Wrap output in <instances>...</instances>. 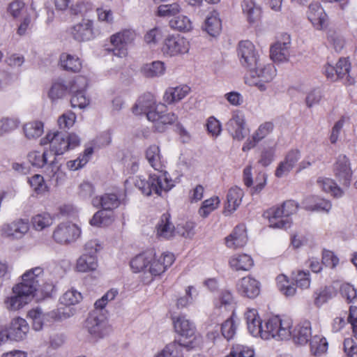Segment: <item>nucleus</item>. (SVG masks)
Here are the masks:
<instances>
[{
    "instance_id": "nucleus-32",
    "label": "nucleus",
    "mask_w": 357,
    "mask_h": 357,
    "mask_svg": "<svg viewBox=\"0 0 357 357\" xmlns=\"http://www.w3.org/2000/svg\"><path fill=\"white\" fill-rule=\"evenodd\" d=\"M171 215L168 213H163L155 227L156 234L158 238L169 239L172 238L175 231V227L170 220Z\"/></svg>"
},
{
    "instance_id": "nucleus-37",
    "label": "nucleus",
    "mask_w": 357,
    "mask_h": 357,
    "mask_svg": "<svg viewBox=\"0 0 357 357\" xmlns=\"http://www.w3.org/2000/svg\"><path fill=\"white\" fill-rule=\"evenodd\" d=\"M277 287L280 292L286 297L296 295L297 289L296 284L286 275L280 274L276 278Z\"/></svg>"
},
{
    "instance_id": "nucleus-17",
    "label": "nucleus",
    "mask_w": 357,
    "mask_h": 357,
    "mask_svg": "<svg viewBox=\"0 0 357 357\" xmlns=\"http://www.w3.org/2000/svg\"><path fill=\"white\" fill-rule=\"evenodd\" d=\"M29 230V225L22 219L17 220L10 223L4 224L1 229V236L12 239H20Z\"/></svg>"
},
{
    "instance_id": "nucleus-18",
    "label": "nucleus",
    "mask_w": 357,
    "mask_h": 357,
    "mask_svg": "<svg viewBox=\"0 0 357 357\" xmlns=\"http://www.w3.org/2000/svg\"><path fill=\"white\" fill-rule=\"evenodd\" d=\"M307 16L315 29L321 30L327 27L328 16L319 2L310 4Z\"/></svg>"
},
{
    "instance_id": "nucleus-31",
    "label": "nucleus",
    "mask_w": 357,
    "mask_h": 357,
    "mask_svg": "<svg viewBox=\"0 0 357 357\" xmlns=\"http://www.w3.org/2000/svg\"><path fill=\"white\" fill-rule=\"evenodd\" d=\"M229 267L236 271H248L254 266V260L247 254H237L229 259Z\"/></svg>"
},
{
    "instance_id": "nucleus-48",
    "label": "nucleus",
    "mask_w": 357,
    "mask_h": 357,
    "mask_svg": "<svg viewBox=\"0 0 357 357\" xmlns=\"http://www.w3.org/2000/svg\"><path fill=\"white\" fill-rule=\"evenodd\" d=\"M165 67L162 61H153L151 63L145 64L142 68V74L146 77H158L165 73Z\"/></svg>"
},
{
    "instance_id": "nucleus-19",
    "label": "nucleus",
    "mask_w": 357,
    "mask_h": 357,
    "mask_svg": "<svg viewBox=\"0 0 357 357\" xmlns=\"http://www.w3.org/2000/svg\"><path fill=\"white\" fill-rule=\"evenodd\" d=\"M86 327L89 333L96 338H102L109 332L102 315L100 317L96 312L91 313L86 320Z\"/></svg>"
},
{
    "instance_id": "nucleus-22",
    "label": "nucleus",
    "mask_w": 357,
    "mask_h": 357,
    "mask_svg": "<svg viewBox=\"0 0 357 357\" xmlns=\"http://www.w3.org/2000/svg\"><path fill=\"white\" fill-rule=\"evenodd\" d=\"M227 126L234 139L242 140L245 137V120L242 112L239 111L234 112Z\"/></svg>"
},
{
    "instance_id": "nucleus-58",
    "label": "nucleus",
    "mask_w": 357,
    "mask_h": 357,
    "mask_svg": "<svg viewBox=\"0 0 357 357\" xmlns=\"http://www.w3.org/2000/svg\"><path fill=\"white\" fill-rule=\"evenodd\" d=\"M28 318L32 321L33 328L36 331H40L43 326L44 314L40 309L34 308L28 312Z\"/></svg>"
},
{
    "instance_id": "nucleus-36",
    "label": "nucleus",
    "mask_w": 357,
    "mask_h": 357,
    "mask_svg": "<svg viewBox=\"0 0 357 357\" xmlns=\"http://www.w3.org/2000/svg\"><path fill=\"white\" fill-rule=\"evenodd\" d=\"M120 199L116 194L106 193L100 197H96L93 199L94 206L100 205L103 210L108 212L118 208L120 205Z\"/></svg>"
},
{
    "instance_id": "nucleus-23",
    "label": "nucleus",
    "mask_w": 357,
    "mask_h": 357,
    "mask_svg": "<svg viewBox=\"0 0 357 357\" xmlns=\"http://www.w3.org/2000/svg\"><path fill=\"white\" fill-rule=\"evenodd\" d=\"M300 158L301 152L298 149L289 150L284 160L278 164L275 172V176L280 178L287 175L295 167Z\"/></svg>"
},
{
    "instance_id": "nucleus-35",
    "label": "nucleus",
    "mask_w": 357,
    "mask_h": 357,
    "mask_svg": "<svg viewBox=\"0 0 357 357\" xmlns=\"http://www.w3.org/2000/svg\"><path fill=\"white\" fill-rule=\"evenodd\" d=\"M336 70L340 80H342L344 85L354 84L355 79L349 75L351 63L348 58L341 57L336 63Z\"/></svg>"
},
{
    "instance_id": "nucleus-14",
    "label": "nucleus",
    "mask_w": 357,
    "mask_h": 357,
    "mask_svg": "<svg viewBox=\"0 0 357 357\" xmlns=\"http://www.w3.org/2000/svg\"><path fill=\"white\" fill-rule=\"evenodd\" d=\"M135 33L130 30H124L110 37V42L114 46L113 54L119 57H125L128 54L127 46L135 39Z\"/></svg>"
},
{
    "instance_id": "nucleus-26",
    "label": "nucleus",
    "mask_w": 357,
    "mask_h": 357,
    "mask_svg": "<svg viewBox=\"0 0 357 357\" xmlns=\"http://www.w3.org/2000/svg\"><path fill=\"white\" fill-rule=\"evenodd\" d=\"M248 331L254 337L262 338L264 325L256 309H248L245 313Z\"/></svg>"
},
{
    "instance_id": "nucleus-16",
    "label": "nucleus",
    "mask_w": 357,
    "mask_h": 357,
    "mask_svg": "<svg viewBox=\"0 0 357 357\" xmlns=\"http://www.w3.org/2000/svg\"><path fill=\"white\" fill-rule=\"evenodd\" d=\"M238 56L241 64L246 68H251L258 64V56L253 43L249 40H242L238 43Z\"/></svg>"
},
{
    "instance_id": "nucleus-41",
    "label": "nucleus",
    "mask_w": 357,
    "mask_h": 357,
    "mask_svg": "<svg viewBox=\"0 0 357 357\" xmlns=\"http://www.w3.org/2000/svg\"><path fill=\"white\" fill-rule=\"evenodd\" d=\"M114 221L113 212H108L105 210H100L97 211L92 218L90 220L89 223L94 227H107L111 225Z\"/></svg>"
},
{
    "instance_id": "nucleus-49",
    "label": "nucleus",
    "mask_w": 357,
    "mask_h": 357,
    "mask_svg": "<svg viewBox=\"0 0 357 357\" xmlns=\"http://www.w3.org/2000/svg\"><path fill=\"white\" fill-rule=\"evenodd\" d=\"M45 173L47 176H48L51 181H54L56 185L61 183L66 178V174L62 170L61 166L54 161L52 162L50 165L47 167Z\"/></svg>"
},
{
    "instance_id": "nucleus-47",
    "label": "nucleus",
    "mask_w": 357,
    "mask_h": 357,
    "mask_svg": "<svg viewBox=\"0 0 357 357\" xmlns=\"http://www.w3.org/2000/svg\"><path fill=\"white\" fill-rule=\"evenodd\" d=\"M242 8L249 22L252 23L260 18L261 9L256 6L252 0H244L242 3Z\"/></svg>"
},
{
    "instance_id": "nucleus-42",
    "label": "nucleus",
    "mask_w": 357,
    "mask_h": 357,
    "mask_svg": "<svg viewBox=\"0 0 357 357\" xmlns=\"http://www.w3.org/2000/svg\"><path fill=\"white\" fill-rule=\"evenodd\" d=\"M310 351L315 356H321L328 350V344L326 339L321 335H314L310 342Z\"/></svg>"
},
{
    "instance_id": "nucleus-56",
    "label": "nucleus",
    "mask_w": 357,
    "mask_h": 357,
    "mask_svg": "<svg viewBox=\"0 0 357 357\" xmlns=\"http://www.w3.org/2000/svg\"><path fill=\"white\" fill-rule=\"evenodd\" d=\"M82 299V294L75 289L66 291L60 298V303L64 305H74Z\"/></svg>"
},
{
    "instance_id": "nucleus-51",
    "label": "nucleus",
    "mask_w": 357,
    "mask_h": 357,
    "mask_svg": "<svg viewBox=\"0 0 357 357\" xmlns=\"http://www.w3.org/2000/svg\"><path fill=\"white\" fill-rule=\"evenodd\" d=\"M34 268H40L42 273H40V277L37 280V286L36 287V291H39L43 294V296L49 297L51 296L54 289V285L50 281L44 280V270L40 266L35 267Z\"/></svg>"
},
{
    "instance_id": "nucleus-45",
    "label": "nucleus",
    "mask_w": 357,
    "mask_h": 357,
    "mask_svg": "<svg viewBox=\"0 0 357 357\" xmlns=\"http://www.w3.org/2000/svg\"><path fill=\"white\" fill-rule=\"evenodd\" d=\"M205 30L211 36H218L222 29L221 20L216 13H211L205 21Z\"/></svg>"
},
{
    "instance_id": "nucleus-52",
    "label": "nucleus",
    "mask_w": 357,
    "mask_h": 357,
    "mask_svg": "<svg viewBox=\"0 0 357 357\" xmlns=\"http://www.w3.org/2000/svg\"><path fill=\"white\" fill-rule=\"evenodd\" d=\"M170 27L178 31L188 32L192 29V23L190 20L185 15L174 17L169 21Z\"/></svg>"
},
{
    "instance_id": "nucleus-40",
    "label": "nucleus",
    "mask_w": 357,
    "mask_h": 357,
    "mask_svg": "<svg viewBox=\"0 0 357 357\" xmlns=\"http://www.w3.org/2000/svg\"><path fill=\"white\" fill-rule=\"evenodd\" d=\"M53 220V217L49 213L43 212L33 215L31 218V223L35 230L43 231L50 227Z\"/></svg>"
},
{
    "instance_id": "nucleus-27",
    "label": "nucleus",
    "mask_w": 357,
    "mask_h": 357,
    "mask_svg": "<svg viewBox=\"0 0 357 357\" xmlns=\"http://www.w3.org/2000/svg\"><path fill=\"white\" fill-rule=\"evenodd\" d=\"M156 99L151 93H145L138 98L137 102L132 107V112L136 115L145 114L147 116L148 112L155 109Z\"/></svg>"
},
{
    "instance_id": "nucleus-50",
    "label": "nucleus",
    "mask_w": 357,
    "mask_h": 357,
    "mask_svg": "<svg viewBox=\"0 0 357 357\" xmlns=\"http://www.w3.org/2000/svg\"><path fill=\"white\" fill-rule=\"evenodd\" d=\"M220 204V199L218 196L211 197L202 202V206L199 208L198 213L204 218H207L213 211L218 208Z\"/></svg>"
},
{
    "instance_id": "nucleus-54",
    "label": "nucleus",
    "mask_w": 357,
    "mask_h": 357,
    "mask_svg": "<svg viewBox=\"0 0 357 357\" xmlns=\"http://www.w3.org/2000/svg\"><path fill=\"white\" fill-rule=\"evenodd\" d=\"M28 183L37 195L43 194L49 190V188L45 182L44 178L40 174H35L28 178Z\"/></svg>"
},
{
    "instance_id": "nucleus-30",
    "label": "nucleus",
    "mask_w": 357,
    "mask_h": 357,
    "mask_svg": "<svg viewBox=\"0 0 357 357\" xmlns=\"http://www.w3.org/2000/svg\"><path fill=\"white\" fill-rule=\"evenodd\" d=\"M29 327L24 319L17 317L12 320L9 328L10 340L21 341L29 332Z\"/></svg>"
},
{
    "instance_id": "nucleus-39",
    "label": "nucleus",
    "mask_w": 357,
    "mask_h": 357,
    "mask_svg": "<svg viewBox=\"0 0 357 357\" xmlns=\"http://www.w3.org/2000/svg\"><path fill=\"white\" fill-rule=\"evenodd\" d=\"M280 326H276L275 339L278 340H289L291 335L293 321L291 318L286 316H280Z\"/></svg>"
},
{
    "instance_id": "nucleus-64",
    "label": "nucleus",
    "mask_w": 357,
    "mask_h": 357,
    "mask_svg": "<svg viewBox=\"0 0 357 357\" xmlns=\"http://www.w3.org/2000/svg\"><path fill=\"white\" fill-rule=\"evenodd\" d=\"M314 303L317 307H320L331 298V294L327 287L317 290L313 295Z\"/></svg>"
},
{
    "instance_id": "nucleus-9",
    "label": "nucleus",
    "mask_w": 357,
    "mask_h": 357,
    "mask_svg": "<svg viewBox=\"0 0 357 357\" xmlns=\"http://www.w3.org/2000/svg\"><path fill=\"white\" fill-rule=\"evenodd\" d=\"M175 256L173 253L165 252L160 255H156L152 250L151 260L149 264L147 272L151 275V281L155 278L161 276L174 264Z\"/></svg>"
},
{
    "instance_id": "nucleus-38",
    "label": "nucleus",
    "mask_w": 357,
    "mask_h": 357,
    "mask_svg": "<svg viewBox=\"0 0 357 357\" xmlns=\"http://www.w3.org/2000/svg\"><path fill=\"white\" fill-rule=\"evenodd\" d=\"M60 64L63 69L73 72H79L82 67L80 59L68 53H63L60 56Z\"/></svg>"
},
{
    "instance_id": "nucleus-15",
    "label": "nucleus",
    "mask_w": 357,
    "mask_h": 357,
    "mask_svg": "<svg viewBox=\"0 0 357 357\" xmlns=\"http://www.w3.org/2000/svg\"><path fill=\"white\" fill-rule=\"evenodd\" d=\"M334 176L340 184L349 186L351 181L353 172L349 159L345 155H340L333 165Z\"/></svg>"
},
{
    "instance_id": "nucleus-33",
    "label": "nucleus",
    "mask_w": 357,
    "mask_h": 357,
    "mask_svg": "<svg viewBox=\"0 0 357 357\" xmlns=\"http://www.w3.org/2000/svg\"><path fill=\"white\" fill-rule=\"evenodd\" d=\"M243 195L244 192L241 188L237 186L231 188L227 195V203L224 213L234 212L241 205Z\"/></svg>"
},
{
    "instance_id": "nucleus-4",
    "label": "nucleus",
    "mask_w": 357,
    "mask_h": 357,
    "mask_svg": "<svg viewBox=\"0 0 357 357\" xmlns=\"http://www.w3.org/2000/svg\"><path fill=\"white\" fill-rule=\"evenodd\" d=\"M276 76V69L273 63L257 66L251 69L245 77V82L251 86H256L261 91L266 89V84L271 82Z\"/></svg>"
},
{
    "instance_id": "nucleus-63",
    "label": "nucleus",
    "mask_w": 357,
    "mask_h": 357,
    "mask_svg": "<svg viewBox=\"0 0 357 357\" xmlns=\"http://www.w3.org/2000/svg\"><path fill=\"white\" fill-rule=\"evenodd\" d=\"M274 129V124L271 121H266L261 123L259 128L253 133L254 138L257 139V141H261L263 139L266 137L271 134Z\"/></svg>"
},
{
    "instance_id": "nucleus-59",
    "label": "nucleus",
    "mask_w": 357,
    "mask_h": 357,
    "mask_svg": "<svg viewBox=\"0 0 357 357\" xmlns=\"http://www.w3.org/2000/svg\"><path fill=\"white\" fill-rule=\"evenodd\" d=\"M236 326L232 317L225 320L221 326V333L227 340L233 339L236 334Z\"/></svg>"
},
{
    "instance_id": "nucleus-8",
    "label": "nucleus",
    "mask_w": 357,
    "mask_h": 357,
    "mask_svg": "<svg viewBox=\"0 0 357 357\" xmlns=\"http://www.w3.org/2000/svg\"><path fill=\"white\" fill-rule=\"evenodd\" d=\"M149 121L155 123V129L159 132H163L167 126L172 125L178 121V116L172 112H168L167 106L159 102L153 111L147 114Z\"/></svg>"
},
{
    "instance_id": "nucleus-6",
    "label": "nucleus",
    "mask_w": 357,
    "mask_h": 357,
    "mask_svg": "<svg viewBox=\"0 0 357 357\" xmlns=\"http://www.w3.org/2000/svg\"><path fill=\"white\" fill-rule=\"evenodd\" d=\"M101 247L96 241H90L85 245L84 249L86 253L81 255L77 260L75 270L80 273L92 272L98 268V259L96 253Z\"/></svg>"
},
{
    "instance_id": "nucleus-3",
    "label": "nucleus",
    "mask_w": 357,
    "mask_h": 357,
    "mask_svg": "<svg viewBox=\"0 0 357 357\" xmlns=\"http://www.w3.org/2000/svg\"><path fill=\"white\" fill-rule=\"evenodd\" d=\"M41 146L50 145V150L56 155H63L66 151L74 149L80 145L79 137L70 132L64 137L59 131L48 132L40 141Z\"/></svg>"
},
{
    "instance_id": "nucleus-2",
    "label": "nucleus",
    "mask_w": 357,
    "mask_h": 357,
    "mask_svg": "<svg viewBox=\"0 0 357 357\" xmlns=\"http://www.w3.org/2000/svg\"><path fill=\"white\" fill-rule=\"evenodd\" d=\"M135 185L142 194L149 196L152 192L160 195L163 191H168L174 186L172 178L168 177V174H150L149 180L142 176H136L132 178Z\"/></svg>"
},
{
    "instance_id": "nucleus-62",
    "label": "nucleus",
    "mask_w": 357,
    "mask_h": 357,
    "mask_svg": "<svg viewBox=\"0 0 357 357\" xmlns=\"http://www.w3.org/2000/svg\"><path fill=\"white\" fill-rule=\"evenodd\" d=\"M67 91H69V85L66 86L63 82L57 81L53 83L48 95L51 99L55 100L61 98Z\"/></svg>"
},
{
    "instance_id": "nucleus-13",
    "label": "nucleus",
    "mask_w": 357,
    "mask_h": 357,
    "mask_svg": "<svg viewBox=\"0 0 357 357\" xmlns=\"http://www.w3.org/2000/svg\"><path fill=\"white\" fill-rule=\"evenodd\" d=\"M70 33L75 40L84 42L93 39L99 32L95 29L93 20L84 18L70 28Z\"/></svg>"
},
{
    "instance_id": "nucleus-21",
    "label": "nucleus",
    "mask_w": 357,
    "mask_h": 357,
    "mask_svg": "<svg viewBox=\"0 0 357 357\" xmlns=\"http://www.w3.org/2000/svg\"><path fill=\"white\" fill-rule=\"evenodd\" d=\"M248 242L246 227L244 224L236 225L232 232L225 238L226 246L231 249L244 247Z\"/></svg>"
},
{
    "instance_id": "nucleus-11",
    "label": "nucleus",
    "mask_w": 357,
    "mask_h": 357,
    "mask_svg": "<svg viewBox=\"0 0 357 357\" xmlns=\"http://www.w3.org/2000/svg\"><path fill=\"white\" fill-rule=\"evenodd\" d=\"M81 234L80 229L70 222L60 223L54 230L52 238L59 244H68L75 241Z\"/></svg>"
},
{
    "instance_id": "nucleus-46",
    "label": "nucleus",
    "mask_w": 357,
    "mask_h": 357,
    "mask_svg": "<svg viewBox=\"0 0 357 357\" xmlns=\"http://www.w3.org/2000/svg\"><path fill=\"white\" fill-rule=\"evenodd\" d=\"M280 316L275 315L269 317L264 323V331L262 333V339L269 340L275 339V333H276V326H280Z\"/></svg>"
},
{
    "instance_id": "nucleus-7",
    "label": "nucleus",
    "mask_w": 357,
    "mask_h": 357,
    "mask_svg": "<svg viewBox=\"0 0 357 357\" xmlns=\"http://www.w3.org/2000/svg\"><path fill=\"white\" fill-rule=\"evenodd\" d=\"M88 80L86 77L77 76L69 83V92L72 93L70 104L72 107L83 109L90 103V99L86 96Z\"/></svg>"
},
{
    "instance_id": "nucleus-10",
    "label": "nucleus",
    "mask_w": 357,
    "mask_h": 357,
    "mask_svg": "<svg viewBox=\"0 0 357 357\" xmlns=\"http://www.w3.org/2000/svg\"><path fill=\"white\" fill-rule=\"evenodd\" d=\"M237 294L242 298L255 299L261 292V282L251 275L244 276L236 283Z\"/></svg>"
},
{
    "instance_id": "nucleus-28",
    "label": "nucleus",
    "mask_w": 357,
    "mask_h": 357,
    "mask_svg": "<svg viewBox=\"0 0 357 357\" xmlns=\"http://www.w3.org/2000/svg\"><path fill=\"white\" fill-rule=\"evenodd\" d=\"M190 91V87L186 84L168 87L164 93L163 100L168 105L178 102L185 98Z\"/></svg>"
},
{
    "instance_id": "nucleus-25",
    "label": "nucleus",
    "mask_w": 357,
    "mask_h": 357,
    "mask_svg": "<svg viewBox=\"0 0 357 357\" xmlns=\"http://www.w3.org/2000/svg\"><path fill=\"white\" fill-rule=\"evenodd\" d=\"M146 158L150 165L158 172V174H168L166 171L165 161L163 159L160 150L157 145H151L146 151Z\"/></svg>"
},
{
    "instance_id": "nucleus-1",
    "label": "nucleus",
    "mask_w": 357,
    "mask_h": 357,
    "mask_svg": "<svg viewBox=\"0 0 357 357\" xmlns=\"http://www.w3.org/2000/svg\"><path fill=\"white\" fill-rule=\"evenodd\" d=\"M42 271L40 268H31L26 271L22 276V282L15 285L13 292L15 294L8 297L5 301L6 307L9 310H16L27 303L26 298L36 292L37 280Z\"/></svg>"
},
{
    "instance_id": "nucleus-24",
    "label": "nucleus",
    "mask_w": 357,
    "mask_h": 357,
    "mask_svg": "<svg viewBox=\"0 0 357 357\" xmlns=\"http://www.w3.org/2000/svg\"><path fill=\"white\" fill-rule=\"evenodd\" d=\"M291 337L296 344H306L313 336H312V326L308 320L301 321L291 331Z\"/></svg>"
},
{
    "instance_id": "nucleus-20",
    "label": "nucleus",
    "mask_w": 357,
    "mask_h": 357,
    "mask_svg": "<svg viewBox=\"0 0 357 357\" xmlns=\"http://www.w3.org/2000/svg\"><path fill=\"white\" fill-rule=\"evenodd\" d=\"M263 216L268 220L270 226L273 228L287 229L290 227L289 218H286L282 214V210L279 206H274L264 212Z\"/></svg>"
},
{
    "instance_id": "nucleus-5",
    "label": "nucleus",
    "mask_w": 357,
    "mask_h": 357,
    "mask_svg": "<svg viewBox=\"0 0 357 357\" xmlns=\"http://www.w3.org/2000/svg\"><path fill=\"white\" fill-rule=\"evenodd\" d=\"M173 324L175 331L180 335V338L176 341L181 348L186 347L188 349L194 347V342L197 339L195 325L185 319L184 316H178L173 318Z\"/></svg>"
},
{
    "instance_id": "nucleus-55",
    "label": "nucleus",
    "mask_w": 357,
    "mask_h": 357,
    "mask_svg": "<svg viewBox=\"0 0 357 357\" xmlns=\"http://www.w3.org/2000/svg\"><path fill=\"white\" fill-rule=\"evenodd\" d=\"M340 294L348 303H356L357 289L351 284L342 283L340 287Z\"/></svg>"
},
{
    "instance_id": "nucleus-61",
    "label": "nucleus",
    "mask_w": 357,
    "mask_h": 357,
    "mask_svg": "<svg viewBox=\"0 0 357 357\" xmlns=\"http://www.w3.org/2000/svg\"><path fill=\"white\" fill-rule=\"evenodd\" d=\"M20 121L16 118H3L0 121V136L18 128Z\"/></svg>"
},
{
    "instance_id": "nucleus-53",
    "label": "nucleus",
    "mask_w": 357,
    "mask_h": 357,
    "mask_svg": "<svg viewBox=\"0 0 357 357\" xmlns=\"http://www.w3.org/2000/svg\"><path fill=\"white\" fill-rule=\"evenodd\" d=\"M317 183L326 192L331 193L334 197H340L342 194V190L337 186V183L329 178H319Z\"/></svg>"
},
{
    "instance_id": "nucleus-57",
    "label": "nucleus",
    "mask_w": 357,
    "mask_h": 357,
    "mask_svg": "<svg viewBox=\"0 0 357 357\" xmlns=\"http://www.w3.org/2000/svg\"><path fill=\"white\" fill-rule=\"evenodd\" d=\"M28 160L34 167H43L47 163V153L32 151L27 155Z\"/></svg>"
},
{
    "instance_id": "nucleus-29",
    "label": "nucleus",
    "mask_w": 357,
    "mask_h": 357,
    "mask_svg": "<svg viewBox=\"0 0 357 357\" xmlns=\"http://www.w3.org/2000/svg\"><path fill=\"white\" fill-rule=\"evenodd\" d=\"M290 45V37L289 35L284 36V41H277L270 49V56L275 62H281L287 60L289 56V47Z\"/></svg>"
},
{
    "instance_id": "nucleus-43",
    "label": "nucleus",
    "mask_w": 357,
    "mask_h": 357,
    "mask_svg": "<svg viewBox=\"0 0 357 357\" xmlns=\"http://www.w3.org/2000/svg\"><path fill=\"white\" fill-rule=\"evenodd\" d=\"M291 280L296 286L302 289H308L310 286L311 279L308 271L296 270L291 273Z\"/></svg>"
},
{
    "instance_id": "nucleus-34",
    "label": "nucleus",
    "mask_w": 357,
    "mask_h": 357,
    "mask_svg": "<svg viewBox=\"0 0 357 357\" xmlns=\"http://www.w3.org/2000/svg\"><path fill=\"white\" fill-rule=\"evenodd\" d=\"M151 252L150 250L144 251L131 259L130 266L132 272H147L149 264L151 260Z\"/></svg>"
},
{
    "instance_id": "nucleus-12",
    "label": "nucleus",
    "mask_w": 357,
    "mask_h": 357,
    "mask_svg": "<svg viewBox=\"0 0 357 357\" xmlns=\"http://www.w3.org/2000/svg\"><path fill=\"white\" fill-rule=\"evenodd\" d=\"M190 43L179 34L169 35L164 40L162 52L170 56L183 54L188 52Z\"/></svg>"
},
{
    "instance_id": "nucleus-60",
    "label": "nucleus",
    "mask_w": 357,
    "mask_h": 357,
    "mask_svg": "<svg viewBox=\"0 0 357 357\" xmlns=\"http://www.w3.org/2000/svg\"><path fill=\"white\" fill-rule=\"evenodd\" d=\"M156 357H182V350L176 342L167 344Z\"/></svg>"
},
{
    "instance_id": "nucleus-44",
    "label": "nucleus",
    "mask_w": 357,
    "mask_h": 357,
    "mask_svg": "<svg viewBox=\"0 0 357 357\" xmlns=\"http://www.w3.org/2000/svg\"><path fill=\"white\" fill-rule=\"evenodd\" d=\"M24 133L26 138L36 139L42 135L44 131V123L40 121L28 122L23 127Z\"/></svg>"
}]
</instances>
